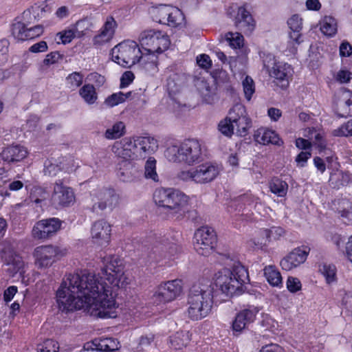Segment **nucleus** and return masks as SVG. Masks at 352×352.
<instances>
[{
  "instance_id": "obj_22",
  "label": "nucleus",
  "mask_w": 352,
  "mask_h": 352,
  "mask_svg": "<svg viewBox=\"0 0 352 352\" xmlns=\"http://www.w3.org/2000/svg\"><path fill=\"white\" fill-rule=\"evenodd\" d=\"M29 154L28 148L21 144H12L4 148L0 157L4 161L9 164L17 163L25 159Z\"/></svg>"
},
{
  "instance_id": "obj_13",
  "label": "nucleus",
  "mask_w": 352,
  "mask_h": 352,
  "mask_svg": "<svg viewBox=\"0 0 352 352\" xmlns=\"http://www.w3.org/2000/svg\"><path fill=\"white\" fill-rule=\"evenodd\" d=\"M75 201L74 192L72 188L63 184L62 180H57L54 184L51 197L52 204L56 208L67 207Z\"/></svg>"
},
{
  "instance_id": "obj_35",
  "label": "nucleus",
  "mask_w": 352,
  "mask_h": 352,
  "mask_svg": "<svg viewBox=\"0 0 352 352\" xmlns=\"http://www.w3.org/2000/svg\"><path fill=\"white\" fill-rule=\"evenodd\" d=\"M79 94L88 104H93L98 99V94L93 85L86 84L79 90Z\"/></svg>"
},
{
  "instance_id": "obj_53",
  "label": "nucleus",
  "mask_w": 352,
  "mask_h": 352,
  "mask_svg": "<svg viewBox=\"0 0 352 352\" xmlns=\"http://www.w3.org/2000/svg\"><path fill=\"white\" fill-rule=\"evenodd\" d=\"M58 343L53 340H47L38 349V352H58Z\"/></svg>"
},
{
  "instance_id": "obj_1",
  "label": "nucleus",
  "mask_w": 352,
  "mask_h": 352,
  "mask_svg": "<svg viewBox=\"0 0 352 352\" xmlns=\"http://www.w3.org/2000/svg\"><path fill=\"white\" fill-rule=\"evenodd\" d=\"M104 267L98 274L74 273L65 276L56 291V301L62 311L86 309L93 316L115 318L113 293L129 282L122 260L110 255L103 258Z\"/></svg>"
},
{
  "instance_id": "obj_41",
  "label": "nucleus",
  "mask_w": 352,
  "mask_h": 352,
  "mask_svg": "<svg viewBox=\"0 0 352 352\" xmlns=\"http://www.w3.org/2000/svg\"><path fill=\"white\" fill-rule=\"evenodd\" d=\"M97 347L103 352H112L118 349L119 342L113 338H106L99 341Z\"/></svg>"
},
{
  "instance_id": "obj_3",
  "label": "nucleus",
  "mask_w": 352,
  "mask_h": 352,
  "mask_svg": "<svg viewBox=\"0 0 352 352\" xmlns=\"http://www.w3.org/2000/svg\"><path fill=\"white\" fill-rule=\"evenodd\" d=\"M247 269L239 262L233 264L230 269L224 268L215 274L213 287H216L215 293L219 289L226 295H232L241 286L248 280Z\"/></svg>"
},
{
  "instance_id": "obj_51",
  "label": "nucleus",
  "mask_w": 352,
  "mask_h": 352,
  "mask_svg": "<svg viewBox=\"0 0 352 352\" xmlns=\"http://www.w3.org/2000/svg\"><path fill=\"white\" fill-rule=\"evenodd\" d=\"M226 40L234 48H240L243 44V36L241 33L228 32L226 35Z\"/></svg>"
},
{
  "instance_id": "obj_57",
  "label": "nucleus",
  "mask_w": 352,
  "mask_h": 352,
  "mask_svg": "<svg viewBox=\"0 0 352 352\" xmlns=\"http://www.w3.org/2000/svg\"><path fill=\"white\" fill-rule=\"evenodd\" d=\"M291 30H301L302 19L297 14L293 15L287 21Z\"/></svg>"
},
{
  "instance_id": "obj_59",
  "label": "nucleus",
  "mask_w": 352,
  "mask_h": 352,
  "mask_svg": "<svg viewBox=\"0 0 352 352\" xmlns=\"http://www.w3.org/2000/svg\"><path fill=\"white\" fill-rule=\"evenodd\" d=\"M195 168H190L188 170H183L179 173L178 177L184 182L192 181L195 183Z\"/></svg>"
},
{
  "instance_id": "obj_62",
  "label": "nucleus",
  "mask_w": 352,
  "mask_h": 352,
  "mask_svg": "<svg viewBox=\"0 0 352 352\" xmlns=\"http://www.w3.org/2000/svg\"><path fill=\"white\" fill-rule=\"evenodd\" d=\"M351 74L348 70H340L336 75V79L340 83H347L351 78Z\"/></svg>"
},
{
  "instance_id": "obj_14",
  "label": "nucleus",
  "mask_w": 352,
  "mask_h": 352,
  "mask_svg": "<svg viewBox=\"0 0 352 352\" xmlns=\"http://www.w3.org/2000/svg\"><path fill=\"white\" fill-rule=\"evenodd\" d=\"M229 119L232 122L236 133L243 137L251 126V120L248 116L245 108L241 104H236L229 111Z\"/></svg>"
},
{
  "instance_id": "obj_5",
  "label": "nucleus",
  "mask_w": 352,
  "mask_h": 352,
  "mask_svg": "<svg viewBox=\"0 0 352 352\" xmlns=\"http://www.w3.org/2000/svg\"><path fill=\"white\" fill-rule=\"evenodd\" d=\"M165 156L173 162L193 165L202 160L201 144L197 140L187 139L178 144L168 146Z\"/></svg>"
},
{
  "instance_id": "obj_34",
  "label": "nucleus",
  "mask_w": 352,
  "mask_h": 352,
  "mask_svg": "<svg viewBox=\"0 0 352 352\" xmlns=\"http://www.w3.org/2000/svg\"><path fill=\"white\" fill-rule=\"evenodd\" d=\"M190 338L189 332L182 331L176 332L170 338V343L171 346L175 349L179 350L186 346Z\"/></svg>"
},
{
  "instance_id": "obj_58",
  "label": "nucleus",
  "mask_w": 352,
  "mask_h": 352,
  "mask_svg": "<svg viewBox=\"0 0 352 352\" xmlns=\"http://www.w3.org/2000/svg\"><path fill=\"white\" fill-rule=\"evenodd\" d=\"M197 63L198 65L205 69H208L212 66L210 58L207 54H200L197 57Z\"/></svg>"
},
{
  "instance_id": "obj_30",
  "label": "nucleus",
  "mask_w": 352,
  "mask_h": 352,
  "mask_svg": "<svg viewBox=\"0 0 352 352\" xmlns=\"http://www.w3.org/2000/svg\"><path fill=\"white\" fill-rule=\"evenodd\" d=\"M126 132V129L124 122L117 121L106 129L104 133V137L109 140H118L123 137Z\"/></svg>"
},
{
  "instance_id": "obj_55",
  "label": "nucleus",
  "mask_w": 352,
  "mask_h": 352,
  "mask_svg": "<svg viewBox=\"0 0 352 352\" xmlns=\"http://www.w3.org/2000/svg\"><path fill=\"white\" fill-rule=\"evenodd\" d=\"M287 287L292 293H295L301 289V283L298 278L289 276L287 280Z\"/></svg>"
},
{
  "instance_id": "obj_15",
  "label": "nucleus",
  "mask_w": 352,
  "mask_h": 352,
  "mask_svg": "<svg viewBox=\"0 0 352 352\" xmlns=\"http://www.w3.org/2000/svg\"><path fill=\"white\" fill-rule=\"evenodd\" d=\"M61 221L56 218L41 220L34 226L32 234L35 239L45 240L54 235L60 228Z\"/></svg>"
},
{
  "instance_id": "obj_26",
  "label": "nucleus",
  "mask_w": 352,
  "mask_h": 352,
  "mask_svg": "<svg viewBox=\"0 0 352 352\" xmlns=\"http://www.w3.org/2000/svg\"><path fill=\"white\" fill-rule=\"evenodd\" d=\"M117 23L111 16L107 17L100 32L94 36V42L95 44H102L109 42L113 36Z\"/></svg>"
},
{
  "instance_id": "obj_64",
  "label": "nucleus",
  "mask_w": 352,
  "mask_h": 352,
  "mask_svg": "<svg viewBox=\"0 0 352 352\" xmlns=\"http://www.w3.org/2000/svg\"><path fill=\"white\" fill-rule=\"evenodd\" d=\"M259 352H284V349L278 344H270L263 346Z\"/></svg>"
},
{
  "instance_id": "obj_39",
  "label": "nucleus",
  "mask_w": 352,
  "mask_h": 352,
  "mask_svg": "<svg viewBox=\"0 0 352 352\" xmlns=\"http://www.w3.org/2000/svg\"><path fill=\"white\" fill-rule=\"evenodd\" d=\"M263 233L264 229L261 230L257 235L249 241V245L256 250H263L265 248L272 239L270 235L267 236Z\"/></svg>"
},
{
  "instance_id": "obj_44",
  "label": "nucleus",
  "mask_w": 352,
  "mask_h": 352,
  "mask_svg": "<svg viewBox=\"0 0 352 352\" xmlns=\"http://www.w3.org/2000/svg\"><path fill=\"white\" fill-rule=\"evenodd\" d=\"M219 131L226 137H231L234 133V126L231 120L229 119V115L223 120H221L218 124Z\"/></svg>"
},
{
  "instance_id": "obj_18",
  "label": "nucleus",
  "mask_w": 352,
  "mask_h": 352,
  "mask_svg": "<svg viewBox=\"0 0 352 352\" xmlns=\"http://www.w3.org/2000/svg\"><path fill=\"white\" fill-rule=\"evenodd\" d=\"M310 249L307 247L297 248L293 250L280 261L283 270L290 271L298 267L306 261Z\"/></svg>"
},
{
  "instance_id": "obj_33",
  "label": "nucleus",
  "mask_w": 352,
  "mask_h": 352,
  "mask_svg": "<svg viewBox=\"0 0 352 352\" xmlns=\"http://www.w3.org/2000/svg\"><path fill=\"white\" fill-rule=\"evenodd\" d=\"M320 30L323 34L332 37L337 33L338 25L336 20L330 16H325L320 21Z\"/></svg>"
},
{
  "instance_id": "obj_28",
  "label": "nucleus",
  "mask_w": 352,
  "mask_h": 352,
  "mask_svg": "<svg viewBox=\"0 0 352 352\" xmlns=\"http://www.w3.org/2000/svg\"><path fill=\"white\" fill-rule=\"evenodd\" d=\"M134 161L121 160L118 163V174L123 182H130L135 177L138 167Z\"/></svg>"
},
{
  "instance_id": "obj_61",
  "label": "nucleus",
  "mask_w": 352,
  "mask_h": 352,
  "mask_svg": "<svg viewBox=\"0 0 352 352\" xmlns=\"http://www.w3.org/2000/svg\"><path fill=\"white\" fill-rule=\"evenodd\" d=\"M134 79V74L131 71L125 72L120 78V88L127 87Z\"/></svg>"
},
{
  "instance_id": "obj_48",
  "label": "nucleus",
  "mask_w": 352,
  "mask_h": 352,
  "mask_svg": "<svg viewBox=\"0 0 352 352\" xmlns=\"http://www.w3.org/2000/svg\"><path fill=\"white\" fill-rule=\"evenodd\" d=\"M242 86L245 98L250 100L255 92V85L253 79L250 76H246L242 80Z\"/></svg>"
},
{
  "instance_id": "obj_17",
  "label": "nucleus",
  "mask_w": 352,
  "mask_h": 352,
  "mask_svg": "<svg viewBox=\"0 0 352 352\" xmlns=\"http://www.w3.org/2000/svg\"><path fill=\"white\" fill-rule=\"evenodd\" d=\"M111 226L104 219L94 222L91 229L93 242L100 246H107L111 241Z\"/></svg>"
},
{
  "instance_id": "obj_54",
  "label": "nucleus",
  "mask_w": 352,
  "mask_h": 352,
  "mask_svg": "<svg viewBox=\"0 0 352 352\" xmlns=\"http://www.w3.org/2000/svg\"><path fill=\"white\" fill-rule=\"evenodd\" d=\"M58 35L59 36V38L63 44L69 43L75 37H77V34H76L73 28L59 32Z\"/></svg>"
},
{
  "instance_id": "obj_12",
  "label": "nucleus",
  "mask_w": 352,
  "mask_h": 352,
  "mask_svg": "<svg viewBox=\"0 0 352 352\" xmlns=\"http://www.w3.org/2000/svg\"><path fill=\"white\" fill-rule=\"evenodd\" d=\"M217 241L214 230L204 226L196 230L194 235V248L202 256H208L214 249Z\"/></svg>"
},
{
  "instance_id": "obj_7",
  "label": "nucleus",
  "mask_w": 352,
  "mask_h": 352,
  "mask_svg": "<svg viewBox=\"0 0 352 352\" xmlns=\"http://www.w3.org/2000/svg\"><path fill=\"white\" fill-rule=\"evenodd\" d=\"M263 65L269 75L274 78L277 85L283 89L287 87L294 73L290 65L283 62H276L274 58L270 55L263 60Z\"/></svg>"
},
{
  "instance_id": "obj_9",
  "label": "nucleus",
  "mask_w": 352,
  "mask_h": 352,
  "mask_svg": "<svg viewBox=\"0 0 352 352\" xmlns=\"http://www.w3.org/2000/svg\"><path fill=\"white\" fill-rule=\"evenodd\" d=\"M140 42L145 52L161 54L168 48L170 40L168 36L161 31L148 30L140 35Z\"/></svg>"
},
{
  "instance_id": "obj_2",
  "label": "nucleus",
  "mask_w": 352,
  "mask_h": 352,
  "mask_svg": "<svg viewBox=\"0 0 352 352\" xmlns=\"http://www.w3.org/2000/svg\"><path fill=\"white\" fill-rule=\"evenodd\" d=\"M215 294L210 280H201L194 284L188 296V317L192 320H200L208 316L214 303Z\"/></svg>"
},
{
  "instance_id": "obj_40",
  "label": "nucleus",
  "mask_w": 352,
  "mask_h": 352,
  "mask_svg": "<svg viewBox=\"0 0 352 352\" xmlns=\"http://www.w3.org/2000/svg\"><path fill=\"white\" fill-rule=\"evenodd\" d=\"M155 345V335L153 333L146 334L140 338L136 351L138 352L148 351Z\"/></svg>"
},
{
  "instance_id": "obj_32",
  "label": "nucleus",
  "mask_w": 352,
  "mask_h": 352,
  "mask_svg": "<svg viewBox=\"0 0 352 352\" xmlns=\"http://www.w3.org/2000/svg\"><path fill=\"white\" fill-rule=\"evenodd\" d=\"M171 8L172 6L166 5H160L153 8L151 12L153 19L159 23L166 25V23L168 21Z\"/></svg>"
},
{
  "instance_id": "obj_23",
  "label": "nucleus",
  "mask_w": 352,
  "mask_h": 352,
  "mask_svg": "<svg viewBox=\"0 0 352 352\" xmlns=\"http://www.w3.org/2000/svg\"><path fill=\"white\" fill-rule=\"evenodd\" d=\"M352 105V91L344 89L338 96L335 104V112L340 118H346L351 115Z\"/></svg>"
},
{
  "instance_id": "obj_25",
  "label": "nucleus",
  "mask_w": 352,
  "mask_h": 352,
  "mask_svg": "<svg viewBox=\"0 0 352 352\" xmlns=\"http://www.w3.org/2000/svg\"><path fill=\"white\" fill-rule=\"evenodd\" d=\"M254 139L256 142L263 145L272 144L280 146L283 144L274 131L263 127L258 129L254 132Z\"/></svg>"
},
{
  "instance_id": "obj_10",
  "label": "nucleus",
  "mask_w": 352,
  "mask_h": 352,
  "mask_svg": "<svg viewBox=\"0 0 352 352\" xmlns=\"http://www.w3.org/2000/svg\"><path fill=\"white\" fill-rule=\"evenodd\" d=\"M182 289L180 279L162 282L155 288L152 300L157 305L173 301L181 295Z\"/></svg>"
},
{
  "instance_id": "obj_6",
  "label": "nucleus",
  "mask_w": 352,
  "mask_h": 352,
  "mask_svg": "<svg viewBox=\"0 0 352 352\" xmlns=\"http://www.w3.org/2000/svg\"><path fill=\"white\" fill-rule=\"evenodd\" d=\"M142 50L136 42L124 41L111 50L112 60L124 67H130L140 59Z\"/></svg>"
},
{
  "instance_id": "obj_20",
  "label": "nucleus",
  "mask_w": 352,
  "mask_h": 352,
  "mask_svg": "<svg viewBox=\"0 0 352 352\" xmlns=\"http://www.w3.org/2000/svg\"><path fill=\"white\" fill-rule=\"evenodd\" d=\"M234 25L244 34H250L254 30L255 21L250 12L244 6H241L234 16Z\"/></svg>"
},
{
  "instance_id": "obj_37",
  "label": "nucleus",
  "mask_w": 352,
  "mask_h": 352,
  "mask_svg": "<svg viewBox=\"0 0 352 352\" xmlns=\"http://www.w3.org/2000/svg\"><path fill=\"white\" fill-rule=\"evenodd\" d=\"M320 271L327 284L330 285L337 282V268L333 264L324 263L320 267Z\"/></svg>"
},
{
  "instance_id": "obj_56",
  "label": "nucleus",
  "mask_w": 352,
  "mask_h": 352,
  "mask_svg": "<svg viewBox=\"0 0 352 352\" xmlns=\"http://www.w3.org/2000/svg\"><path fill=\"white\" fill-rule=\"evenodd\" d=\"M151 61L142 64L144 69L149 74H153L158 71L157 69V56H152L150 57Z\"/></svg>"
},
{
  "instance_id": "obj_36",
  "label": "nucleus",
  "mask_w": 352,
  "mask_h": 352,
  "mask_svg": "<svg viewBox=\"0 0 352 352\" xmlns=\"http://www.w3.org/2000/svg\"><path fill=\"white\" fill-rule=\"evenodd\" d=\"M269 186L270 191L278 197H284L287 192V184L278 177L272 179L269 184Z\"/></svg>"
},
{
  "instance_id": "obj_46",
  "label": "nucleus",
  "mask_w": 352,
  "mask_h": 352,
  "mask_svg": "<svg viewBox=\"0 0 352 352\" xmlns=\"http://www.w3.org/2000/svg\"><path fill=\"white\" fill-rule=\"evenodd\" d=\"M12 34L19 40H28V28L22 22H16L12 25Z\"/></svg>"
},
{
  "instance_id": "obj_52",
  "label": "nucleus",
  "mask_w": 352,
  "mask_h": 352,
  "mask_svg": "<svg viewBox=\"0 0 352 352\" xmlns=\"http://www.w3.org/2000/svg\"><path fill=\"white\" fill-rule=\"evenodd\" d=\"M62 168L57 164L52 162L51 160H46L44 164V174L48 176H56Z\"/></svg>"
},
{
  "instance_id": "obj_19",
  "label": "nucleus",
  "mask_w": 352,
  "mask_h": 352,
  "mask_svg": "<svg viewBox=\"0 0 352 352\" xmlns=\"http://www.w3.org/2000/svg\"><path fill=\"white\" fill-rule=\"evenodd\" d=\"M135 144L136 156L139 160L144 159L154 153L158 148V141L151 136H133Z\"/></svg>"
},
{
  "instance_id": "obj_21",
  "label": "nucleus",
  "mask_w": 352,
  "mask_h": 352,
  "mask_svg": "<svg viewBox=\"0 0 352 352\" xmlns=\"http://www.w3.org/2000/svg\"><path fill=\"white\" fill-rule=\"evenodd\" d=\"M195 183L207 184L213 181L219 174L217 166L206 162L195 167Z\"/></svg>"
},
{
  "instance_id": "obj_50",
  "label": "nucleus",
  "mask_w": 352,
  "mask_h": 352,
  "mask_svg": "<svg viewBox=\"0 0 352 352\" xmlns=\"http://www.w3.org/2000/svg\"><path fill=\"white\" fill-rule=\"evenodd\" d=\"M198 89L205 101L208 103L210 102L214 92L209 84L206 81H201L199 85Z\"/></svg>"
},
{
  "instance_id": "obj_16",
  "label": "nucleus",
  "mask_w": 352,
  "mask_h": 352,
  "mask_svg": "<svg viewBox=\"0 0 352 352\" xmlns=\"http://www.w3.org/2000/svg\"><path fill=\"white\" fill-rule=\"evenodd\" d=\"M135 144L132 137H126L113 143L111 151L121 160H138L136 156Z\"/></svg>"
},
{
  "instance_id": "obj_29",
  "label": "nucleus",
  "mask_w": 352,
  "mask_h": 352,
  "mask_svg": "<svg viewBox=\"0 0 352 352\" xmlns=\"http://www.w3.org/2000/svg\"><path fill=\"white\" fill-rule=\"evenodd\" d=\"M177 245L175 242L170 241L167 237H163L156 241L153 252L166 256L167 254L174 255L177 252Z\"/></svg>"
},
{
  "instance_id": "obj_45",
  "label": "nucleus",
  "mask_w": 352,
  "mask_h": 352,
  "mask_svg": "<svg viewBox=\"0 0 352 352\" xmlns=\"http://www.w3.org/2000/svg\"><path fill=\"white\" fill-rule=\"evenodd\" d=\"M83 81V75L80 72H73L66 78L67 86L72 90L79 87Z\"/></svg>"
},
{
  "instance_id": "obj_31",
  "label": "nucleus",
  "mask_w": 352,
  "mask_h": 352,
  "mask_svg": "<svg viewBox=\"0 0 352 352\" xmlns=\"http://www.w3.org/2000/svg\"><path fill=\"white\" fill-rule=\"evenodd\" d=\"M264 276L267 282L273 287H280L283 285L282 276L274 265H267L263 269Z\"/></svg>"
},
{
  "instance_id": "obj_60",
  "label": "nucleus",
  "mask_w": 352,
  "mask_h": 352,
  "mask_svg": "<svg viewBox=\"0 0 352 352\" xmlns=\"http://www.w3.org/2000/svg\"><path fill=\"white\" fill-rule=\"evenodd\" d=\"M43 32V28L42 25H35L34 27L28 28V40L32 39L41 35Z\"/></svg>"
},
{
  "instance_id": "obj_47",
  "label": "nucleus",
  "mask_w": 352,
  "mask_h": 352,
  "mask_svg": "<svg viewBox=\"0 0 352 352\" xmlns=\"http://www.w3.org/2000/svg\"><path fill=\"white\" fill-rule=\"evenodd\" d=\"M91 23L87 19L78 21L72 27L78 38H80L86 34L87 32L91 29Z\"/></svg>"
},
{
  "instance_id": "obj_8",
  "label": "nucleus",
  "mask_w": 352,
  "mask_h": 352,
  "mask_svg": "<svg viewBox=\"0 0 352 352\" xmlns=\"http://www.w3.org/2000/svg\"><path fill=\"white\" fill-rule=\"evenodd\" d=\"M67 254V250L53 245L36 247L33 252L35 265L38 269H47Z\"/></svg>"
},
{
  "instance_id": "obj_63",
  "label": "nucleus",
  "mask_w": 352,
  "mask_h": 352,
  "mask_svg": "<svg viewBox=\"0 0 352 352\" xmlns=\"http://www.w3.org/2000/svg\"><path fill=\"white\" fill-rule=\"evenodd\" d=\"M352 54V46L347 41H343L340 46V54L343 57H349Z\"/></svg>"
},
{
  "instance_id": "obj_38",
  "label": "nucleus",
  "mask_w": 352,
  "mask_h": 352,
  "mask_svg": "<svg viewBox=\"0 0 352 352\" xmlns=\"http://www.w3.org/2000/svg\"><path fill=\"white\" fill-rule=\"evenodd\" d=\"M131 94V92H127L126 94H124L122 91L114 93L105 98L104 104L109 108L113 107L125 102Z\"/></svg>"
},
{
  "instance_id": "obj_43",
  "label": "nucleus",
  "mask_w": 352,
  "mask_h": 352,
  "mask_svg": "<svg viewBox=\"0 0 352 352\" xmlns=\"http://www.w3.org/2000/svg\"><path fill=\"white\" fill-rule=\"evenodd\" d=\"M184 19V16L182 11L177 8L172 7L168 16V21L166 23V25L177 27L182 23Z\"/></svg>"
},
{
  "instance_id": "obj_49",
  "label": "nucleus",
  "mask_w": 352,
  "mask_h": 352,
  "mask_svg": "<svg viewBox=\"0 0 352 352\" xmlns=\"http://www.w3.org/2000/svg\"><path fill=\"white\" fill-rule=\"evenodd\" d=\"M332 134L337 137L352 136V119L334 129Z\"/></svg>"
},
{
  "instance_id": "obj_27",
  "label": "nucleus",
  "mask_w": 352,
  "mask_h": 352,
  "mask_svg": "<svg viewBox=\"0 0 352 352\" xmlns=\"http://www.w3.org/2000/svg\"><path fill=\"white\" fill-rule=\"evenodd\" d=\"M117 23L111 16L107 17L100 32L94 36V42L95 44H102L109 42L113 36Z\"/></svg>"
},
{
  "instance_id": "obj_4",
  "label": "nucleus",
  "mask_w": 352,
  "mask_h": 352,
  "mask_svg": "<svg viewBox=\"0 0 352 352\" xmlns=\"http://www.w3.org/2000/svg\"><path fill=\"white\" fill-rule=\"evenodd\" d=\"M155 204L168 209L177 218H183L188 212L190 197L179 189L160 188L153 193Z\"/></svg>"
},
{
  "instance_id": "obj_24",
  "label": "nucleus",
  "mask_w": 352,
  "mask_h": 352,
  "mask_svg": "<svg viewBox=\"0 0 352 352\" xmlns=\"http://www.w3.org/2000/svg\"><path fill=\"white\" fill-rule=\"evenodd\" d=\"M257 312L255 308H248L238 313L232 322L233 331L235 332H241L249 324L254 322Z\"/></svg>"
},
{
  "instance_id": "obj_11",
  "label": "nucleus",
  "mask_w": 352,
  "mask_h": 352,
  "mask_svg": "<svg viewBox=\"0 0 352 352\" xmlns=\"http://www.w3.org/2000/svg\"><path fill=\"white\" fill-rule=\"evenodd\" d=\"M91 196L90 210L96 214L106 209L113 210L119 203V196L112 189H101L92 192Z\"/></svg>"
},
{
  "instance_id": "obj_42",
  "label": "nucleus",
  "mask_w": 352,
  "mask_h": 352,
  "mask_svg": "<svg viewBox=\"0 0 352 352\" xmlns=\"http://www.w3.org/2000/svg\"><path fill=\"white\" fill-rule=\"evenodd\" d=\"M144 176L146 179L154 182L159 181V177L156 172V160L153 157H149L144 166Z\"/></svg>"
}]
</instances>
